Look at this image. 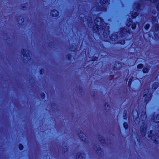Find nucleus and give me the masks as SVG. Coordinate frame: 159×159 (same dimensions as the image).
Returning a JSON list of instances; mask_svg holds the SVG:
<instances>
[{"label": "nucleus", "instance_id": "obj_1", "mask_svg": "<svg viewBox=\"0 0 159 159\" xmlns=\"http://www.w3.org/2000/svg\"><path fill=\"white\" fill-rule=\"evenodd\" d=\"M99 21L102 23L103 21L101 17H96L94 20L95 25L93 27V30L97 33H100V31H103L102 35L103 38L105 39H107L110 34V27L108 25L107 23L106 22H104L102 25H99L97 23L99 22Z\"/></svg>", "mask_w": 159, "mask_h": 159}, {"label": "nucleus", "instance_id": "obj_2", "mask_svg": "<svg viewBox=\"0 0 159 159\" xmlns=\"http://www.w3.org/2000/svg\"><path fill=\"white\" fill-rule=\"evenodd\" d=\"M142 4L138 2L135 6V10L136 11H133L131 13V17L132 19H135L139 15V11L142 10Z\"/></svg>", "mask_w": 159, "mask_h": 159}, {"label": "nucleus", "instance_id": "obj_3", "mask_svg": "<svg viewBox=\"0 0 159 159\" xmlns=\"http://www.w3.org/2000/svg\"><path fill=\"white\" fill-rule=\"evenodd\" d=\"M150 92V89L147 88L144 89L143 93V97H144V101L146 103H148L152 96V93H149Z\"/></svg>", "mask_w": 159, "mask_h": 159}, {"label": "nucleus", "instance_id": "obj_4", "mask_svg": "<svg viewBox=\"0 0 159 159\" xmlns=\"http://www.w3.org/2000/svg\"><path fill=\"white\" fill-rule=\"evenodd\" d=\"M99 2L101 5L96 7V11H100L103 10H106V8L104 6L108 3V0H99Z\"/></svg>", "mask_w": 159, "mask_h": 159}, {"label": "nucleus", "instance_id": "obj_5", "mask_svg": "<svg viewBox=\"0 0 159 159\" xmlns=\"http://www.w3.org/2000/svg\"><path fill=\"white\" fill-rule=\"evenodd\" d=\"M143 125H141L140 128V131L142 136L144 137L146 134L148 126L146 123L143 122Z\"/></svg>", "mask_w": 159, "mask_h": 159}, {"label": "nucleus", "instance_id": "obj_6", "mask_svg": "<svg viewBox=\"0 0 159 159\" xmlns=\"http://www.w3.org/2000/svg\"><path fill=\"white\" fill-rule=\"evenodd\" d=\"M77 134L81 141L85 143H86L87 140L86 135L82 131L80 130H78Z\"/></svg>", "mask_w": 159, "mask_h": 159}, {"label": "nucleus", "instance_id": "obj_7", "mask_svg": "<svg viewBox=\"0 0 159 159\" xmlns=\"http://www.w3.org/2000/svg\"><path fill=\"white\" fill-rule=\"evenodd\" d=\"M126 25L128 27H130L131 26L132 29L133 30H134L136 28L137 24L136 22H133V20L131 19H129L127 20Z\"/></svg>", "mask_w": 159, "mask_h": 159}, {"label": "nucleus", "instance_id": "obj_8", "mask_svg": "<svg viewBox=\"0 0 159 159\" xmlns=\"http://www.w3.org/2000/svg\"><path fill=\"white\" fill-rule=\"evenodd\" d=\"M28 50L25 49H23L21 50V54L24 57H27V60L28 61L31 60V58H30V54L29 53H27Z\"/></svg>", "mask_w": 159, "mask_h": 159}, {"label": "nucleus", "instance_id": "obj_9", "mask_svg": "<svg viewBox=\"0 0 159 159\" xmlns=\"http://www.w3.org/2000/svg\"><path fill=\"white\" fill-rule=\"evenodd\" d=\"M119 36L116 33H112L110 35L109 38L110 40L112 42H115L118 39Z\"/></svg>", "mask_w": 159, "mask_h": 159}, {"label": "nucleus", "instance_id": "obj_10", "mask_svg": "<svg viewBox=\"0 0 159 159\" xmlns=\"http://www.w3.org/2000/svg\"><path fill=\"white\" fill-rule=\"evenodd\" d=\"M50 15L52 17H57L59 16V12L57 10L53 9L51 11Z\"/></svg>", "mask_w": 159, "mask_h": 159}, {"label": "nucleus", "instance_id": "obj_11", "mask_svg": "<svg viewBox=\"0 0 159 159\" xmlns=\"http://www.w3.org/2000/svg\"><path fill=\"white\" fill-rule=\"evenodd\" d=\"M119 34L120 37L123 38L126 35V28L125 27H122L120 28Z\"/></svg>", "mask_w": 159, "mask_h": 159}, {"label": "nucleus", "instance_id": "obj_12", "mask_svg": "<svg viewBox=\"0 0 159 159\" xmlns=\"http://www.w3.org/2000/svg\"><path fill=\"white\" fill-rule=\"evenodd\" d=\"M122 66L121 63L119 62H116L114 64L113 67V70L115 71L119 70L121 68Z\"/></svg>", "mask_w": 159, "mask_h": 159}, {"label": "nucleus", "instance_id": "obj_13", "mask_svg": "<svg viewBox=\"0 0 159 159\" xmlns=\"http://www.w3.org/2000/svg\"><path fill=\"white\" fill-rule=\"evenodd\" d=\"M98 138L102 145H105L106 144V140L101 135H98Z\"/></svg>", "mask_w": 159, "mask_h": 159}, {"label": "nucleus", "instance_id": "obj_14", "mask_svg": "<svg viewBox=\"0 0 159 159\" xmlns=\"http://www.w3.org/2000/svg\"><path fill=\"white\" fill-rule=\"evenodd\" d=\"M84 153L83 152H78L77 154L76 158L77 159H84Z\"/></svg>", "mask_w": 159, "mask_h": 159}, {"label": "nucleus", "instance_id": "obj_15", "mask_svg": "<svg viewBox=\"0 0 159 159\" xmlns=\"http://www.w3.org/2000/svg\"><path fill=\"white\" fill-rule=\"evenodd\" d=\"M140 117L143 120H144L147 117V115L145 111H141Z\"/></svg>", "mask_w": 159, "mask_h": 159}, {"label": "nucleus", "instance_id": "obj_16", "mask_svg": "<svg viewBox=\"0 0 159 159\" xmlns=\"http://www.w3.org/2000/svg\"><path fill=\"white\" fill-rule=\"evenodd\" d=\"M150 65H147L146 67L143 68L142 70L143 72L144 73H148L150 70Z\"/></svg>", "mask_w": 159, "mask_h": 159}, {"label": "nucleus", "instance_id": "obj_17", "mask_svg": "<svg viewBox=\"0 0 159 159\" xmlns=\"http://www.w3.org/2000/svg\"><path fill=\"white\" fill-rule=\"evenodd\" d=\"M153 122L156 123H159V114H157L156 115L153 116Z\"/></svg>", "mask_w": 159, "mask_h": 159}, {"label": "nucleus", "instance_id": "obj_18", "mask_svg": "<svg viewBox=\"0 0 159 159\" xmlns=\"http://www.w3.org/2000/svg\"><path fill=\"white\" fill-rule=\"evenodd\" d=\"M95 148H96V149L95 150V151L98 155H101L102 152V150L101 148L99 147H98L96 145L95 146Z\"/></svg>", "mask_w": 159, "mask_h": 159}, {"label": "nucleus", "instance_id": "obj_19", "mask_svg": "<svg viewBox=\"0 0 159 159\" xmlns=\"http://www.w3.org/2000/svg\"><path fill=\"white\" fill-rule=\"evenodd\" d=\"M159 84L157 82H155L153 83L152 85V88L153 89L156 90L159 86Z\"/></svg>", "mask_w": 159, "mask_h": 159}, {"label": "nucleus", "instance_id": "obj_20", "mask_svg": "<svg viewBox=\"0 0 159 159\" xmlns=\"http://www.w3.org/2000/svg\"><path fill=\"white\" fill-rule=\"evenodd\" d=\"M104 107L105 108V110L107 111L108 112L110 110V107L108 104V103L106 102L104 103Z\"/></svg>", "mask_w": 159, "mask_h": 159}, {"label": "nucleus", "instance_id": "obj_21", "mask_svg": "<svg viewBox=\"0 0 159 159\" xmlns=\"http://www.w3.org/2000/svg\"><path fill=\"white\" fill-rule=\"evenodd\" d=\"M154 30L155 32H157L159 30V25L157 23H155L153 26Z\"/></svg>", "mask_w": 159, "mask_h": 159}, {"label": "nucleus", "instance_id": "obj_22", "mask_svg": "<svg viewBox=\"0 0 159 159\" xmlns=\"http://www.w3.org/2000/svg\"><path fill=\"white\" fill-rule=\"evenodd\" d=\"M116 43L121 45H123L125 43V39H121L116 41Z\"/></svg>", "mask_w": 159, "mask_h": 159}, {"label": "nucleus", "instance_id": "obj_23", "mask_svg": "<svg viewBox=\"0 0 159 159\" xmlns=\"http://www.w3.org/2000/svg\"><path fill=\"white\" fill-rule=\"evenodd\" d=\"M153 136H154V134L153 133V130L151 129L150 130L149 132V134H148V137L150 139H152Z\"/></svg>", "mask_w": 159, "mask_h": 159}, {"label": "nucleus", "instance_id": "obj_24", "mask_svg": "<svg viewBox=\"0 0 159 159\" xmlns=\"http://www.w3.org/2000/svg\"><path fill=\"white\" fill-rule=\"evenodd\" d=\"M71 52H75L76 50V48L74 45H72L69 48Z\"/></svg>", "mask_w": 159, "mask_h": 159}, {"label": "nucleus", "instance_id": "obj_25", "mask_svg": "<svg viewBox=\"0 0 159 159\" xmlns=\"http://www.w3.org/2000/svg\"><path fill=\"white\" fill-rule=\"evenodd\" d=\"M127 111L126 110H125L124 111L123 118L125 120H126L127 118Z\"/></svg>", "mask_w": 159, "mask_h": 159}, {"label": "nucleus", "instance_id": "obj_26", "mask_svg": "<svg viewBox=\"0 0 159 159\" xmlns=\"http://www.w3.org/2000/svg\"><path fill=\"white\" fill-rule=\"evenodd\" d=\"M133 81V77L132 76L129 78V81L128 82V85L129 88H130L131 87V83Z\"/></svg>", "mask_w": 159, "mask_h": 159}, {"label": "nucleus", "instance_id": "obj_27", "mask_svg": "<svg viewBox=\"0 0 159 159\" xmlns=\"http://www.w3.org/2000/svg\"><path fill=\"white\" fill-rule=\"evenodd\" d=\"M67 147L66 145L62 147V151L64 153H66L67 151Z\"/></svg>", "mask_w": 159, "mask_h": 159}, {"label": "nucleus", "instance_id": "obj_28", "mask_svg": "<svg viewBox=\"0 0 159 159\" xmlns=\"http://www.w3.org/2000/svg\"><path fill=\"white\" fill-rule=\"evenodd\" d=\"M66 57L67 59L69 61H71L72 59V55L71 54L68 53L66 55Z\"/></svg>", "mask_w": 159, "mask_h": 159}, {"label": "nucleus", "instance_id": "obj_29", "mask_svg": "<svg viewBox=\"0 0 159 159\" xmlns=\"http://www.w3.org/2000/svg\"><path fill=\"white\" fill-rule=\"evenodd\" d=\"M123 126L125 130H127L128 129L129 125L127 122H124L123 123Z\"/></svg>", "mask_w": 159, "mask_h": 159}, {"label": "nucleus", "instance_id": "obj_30", "mask_svg": "<svg viewBox=\"0 0 159 159\" xmlns=\"http://www.w3.org/2000/svg\"><path fill=\"white\" fill-rule=\"evenodd\" d=\"M144 65L142 63H140L138 64L137 66L138 69H141L143 68Z\"/></svg>", "mask_w": 159, "mask_h": 159}, {"label": "nucleus", "instance_id": "obj_31", "mask_svg": "<svg viewBox=\"0 0 159 159\" xmlns=\"http://www.w3.org/2000/svg\"><path fill=\"white\" fill-rule=\"evenodd\" d=\"M18 148L20 151H22L24 149V147L22 144L19 143L18 144Z\"/></svg>", "mask_w": 159, "mask_h": 159}, {"label": "nucleus", "instance_id": "obj_32", "mask_svg": "<svg viewBox=\"0 0 159 159\" xmlns=\"http://www.w3.org/2000/svg\"><path fill=\"white\" fill-rule=\"evenodd\" d=\"M150 27V24L148 23H147L144 25V28L145 30H148L149 29Z\"/></svg>", "mask_w": 159, "mask_h": 159}, {"label": "nucleus", "instance_id": "obj_33", "mask_svg": "<svg viewBox=\"0 0 159 159\" xmlns=\"http://www.w3.org/2000/svg\"><path fill=\"white\" fill-rule=\"evenodd\" d=\"M26 3L22 4L21 5V7L22 9H26L27 8V7L26 6Z\"/></svg>", "mask_w": 159, "mask_h": 159}, {"label": "nucleus", "instance_id": "obj_34", "mask_svg": "<svg viewBox=\"0 0 159 159\" xmlns=\"http://www.w3.org/2000/svg\"><path fill=\"white\" fill-rule=\"evenodd\" d=\"M40 95L41 97V98L42 99H44L46 97V95H45V94L43 92H41L40 93Z\"/></svg>", "mask_w": 159, "mask_h": 159}, {"label": "nucleus", "instance_id": "obj_35", "mask_svg": "<svg viewBox=\"0 0 159 159\" xmlns=\"http://www.w3.org/2000/svg\"><path fill=\"white\" fill-rule=\"evenodd\" d=\"M98 57L96 56H93L92 58V61H95L98 60Z\"/></svg>", "mask_w": 159, "mask_h": 159}, {"label": "nucleus", "instance_id": "obj_36", "mask_svg": "<svg viewBox=\"0 0 159 159\" xmlns=\"http://www.w3.org/2000/svg\"><path fill=\"white\" fill-rule=\"evenodd\" d=\"M19 21H21V22H19L18 24L20 25H21L23 23H24V19L23 17L21 18V19H19Z\"/></svg>", "mask_w": 159, "mask_h": 159}, {"label": "nucleus", "instance_id": "obj_37", "mask_svg": "<svg viewBox=\"0 0 159 159\" xmlns=\"http://www.w3.org/2000/svg\"><path fill=\"white\" fill-rule=\"evenodd\" d=\"M45 70L43 68H41L39 70V74L41 75H43L44 73Z\"/></svg>", "mask_w": 159, "mask_h": 159}, {"label": "nucleus", "instance_id": "obj_38", "mask_svg": "<svg viewBox=\"0 0 159 159\" xmlns=\"http://www.w3.org/2000/svg\"><path fill=\"white\" fill-rule=\"evenodd\" d=\"M151 20L153 22H156L157 20V17L156 16H152L151 17Z\"/></svg>", "mask_w": 159, "mask_h": 159}, {"label": "nucleus", "instance_id": "obj_39", "mask_svg": "<svg viewBox=\"0 0 159 159\" xmlns=\"http://www.w3.org/2000/svg\"><path fill=\"white\" fill-rule=\"evenodd\" d=\"M53 43L52 42H50L48 44V46L50 48H52L53 46Z\"/></svg>", "mask_w": 159, "mask_h": 159}, {"label": "nucleus", "instance_id": "obj_40", "mask_svg": "<svg viewBox=\"0 0 159 159\" xmlns=\"http://www.w3.org/2000/svg\"><path fill=\"white\" fill-rule=\"evenodd\" d=\"M154 142L155 144H158V139H157V138L154 139Z\"/></svg>", "mask_w": 159, "mask_h": 159}, {"label": "nucleus", "instance_id": "obj_41", "mask_svg": "<svg viewBox=\"0 0 159 159\" xmlns=\"http://www.w3.org/2000/svg\"><path fill=\"white\" fill-rule=\"evenodd\" d=\"M126 34H130V30H127L126 28Z\"/></svg>", "mask_w": 159, "mask_h": 159}, {"label": "nucleus", "instance_id": "obj_42", "mask_svg": "<svg viewBox=\"0 0 159 159\" xmlns=\"http://www.w3.org/2000/svg\"><path fill=\"white\" fill-rule=\"evenodd\" d=\"M79 90L80 93H82L83 91V88L81 86H80L79 88Z\"/></svg>", "mask_w": 159, "mask_h": 159}, {"label": "nucleus", "instance_id": "obj_43", "mask_svg": "<svg viewBox=\"0 0 159 159\" xmlns=\"http://www.w3.org/2000/svg\"><path fill=\"white\" fill-rule=\"evenodd\" d=\"M137 141L138 143H140V140L139 139L137 138Z\"/></svg>", "mask_w": 159, "mask_h": 159}, {"label": "nucleus", "instance_id": "obj_44", "mask_svg": "<svg viewBox=\"0 0 159 159\" xmlns=\"http://www.w3.org/2000/svg\"><path fill=\"white\" fill-rule=\"evenodd\" d=\"M93 97H94L95 96V92H94V93H93Z\"/></svg>", "mask_w": 159, "mask_h": 159}, {"label": "nucleus", "instance_id": "obj_45", "mask_svg": "<svg viewBox=\"0 0 159 159\" xmlns=\"http://www.w3.org/2000/svg\"><path fill=\"white\" fill-rule=\"evenodd\" d=\"M52 105H53V106H55L56 105L53 102H52Z\"/></svg>", "mask_w": 159, "mask_h": 159}, {"label": "nucleus", "instance_id": "obj_46", "mask_svg": "<svg viewBox=\"0 0 159 159\" xmlns=\"http://www.w3.org/2000/svg\"><path fill=\"white\" fill-rule=\"evenodd\" d=\"M8 39H10L11 38L10 37H8L7 38Z\"/></svg>", "mask_w": 159, "mask_h": 159}, {"label": "nucleus", "instance_id": "obj_47", "mask_svg": "<svg viewBox=\"0 0 159 159\" xmlns=\"http://www.w3.org/2000/svg\"><path fill=\"white\" fill-rule=\"evenodd\" d=\"M136 110V111H137V112L138 116V111H137V110Z\"/></svg>", "mask_w": 159, "mask_h": 159}, {"label": "nucleus", "instance_id": "obj_48", "mask_svg": "<svg viewBox=\"0 0 159 159\" xmlns=\"http://www.w3.org/2000/svg\"><path fill=\"white\" fill-rule=\"evenodd\" d=\"M128 80V79L127 78V79H125V80H126V81H127Z\"/></svg>", "mask_w": 159, "mask_h": 159}, {"label": "nucleus", "instance_id": "obj_49", "mask_svg": "<svg viewBox=\"0 0 159 159\" xmlns=\"http://www.w3.org/2000/svg\"><path fill=\"white\" fill-rule=\"evenodd\" d=\"M24 60H25L26 61V59H25Z\"/></svg>", "mask_w": 159, "mask_h": 159}]
</instances>
